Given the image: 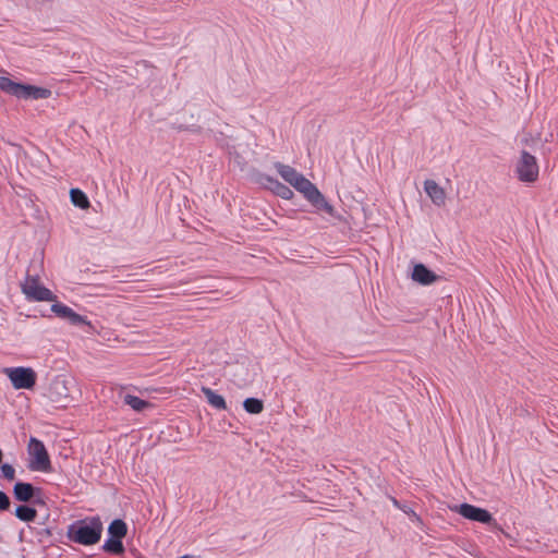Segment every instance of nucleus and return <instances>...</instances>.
Wrapping results in <instances>:
<instances>
[{
  "instance_id": "1",
  "label": "nucleus",
  "mask_w": 558,
  "mask_h": 558,
  "mask_svg": "<svg viewBox=\"0 0 558 558\" xmlns=\"http://www.w3.org/2000/svg\"><path fill=\"white\" fill-rule=\"evenodd\" d=\"M275 168L280 177L287 183L293 186L299 193H301L303 197L314 207L326 211L330 216H336L335 208L327 202L316 185L306 179L302 173L296 171L291 166L280 162H277Z\"/></svg>"
},
{
  "instance_id": "2",
  "label": "nucleus",
  "mask_w": 558,
  "mask_h": 558,
  "mask_svg": "<svg viewBox=\"0 0 558 558\" xmlns=\"http://www.w3.org/2000/svg\"><path fill=\"white\" fill-rule=\"evenodd\" d=\"M102 533V523L98 517L86 518L71 524L68 537L81 545H94L99 542Z\"/></svg>"
},
{
  "instance_id": "3",
  "label": "nucleus",
  "mask_w": 558,
  "mask_h": 558,
  "mask_svg": "<svg viewBox=\"0 0 558 558\" xmlns=\"http://www.w3.org/2000/svg\"><path fill=\"white\" fill-rule=\"evenodd\" d=\"M517 179L525 184H533L538 180L539 167L535 156L522 150L514 162Z\"/></svg>"
},
{
  "instance_id": "4",
  "label": "nucleus",
  "mask_w": 558,
  "mask_h": 558,
  "mask_svg": "<svg viewBox=\"0 0 558 558\" xmlns=\"http://www.w3.org/2000/svg\"><path fill=\"white\" fill-rule=\"evenodd\" d=\"M23 294L33 302H54L57 295L46 288L37 276H26L21 283Z\"/></svg>"
},
{
  "instance_id": "5",
  "label": "nucleus",
  "mask_w": 558,
  "mask_h": 558,
  "mask_svg": "<svg viewBox=\"0 0 558 558\" xmlns=\"http://www.w3.org/2000/svg\"><path fill=\"white\" fill-rule=\"evenodd\" d=\"M2 373L10 379L14 389L32 390L36 385L37 374L31 367H5Z\"/></svg>"
},
{
  "instance_id": "6",
  "label": "nucleus",
  "mask_w": 558,
  "mask_h": 558,
  "mask_svg": "<svg viewBox=\"0 0 558 558\" xmlns=\"http://www.w3.org/2000/svg\"><path fill=\"white\" fill-rule=\"evenodd\" d=\"M29 469L37 472H49L51 462L45 445L37 438L32 437L28 442Z\"/></svg>"
},
{
  "instance_id": "7",
  "label": "nucleus",
  "mask_w": 558,
  "mask_h": 558,
  "mask_svg": "<svg viewBox=\"0 0 558 558\" xmlns=\"http://www.w3.org/2000/svg\"><path fill=\"white\" fill-rule=\"evenodd\" d=\"M51 303H52L51 312L57 317L68 320L71 325H74V326H81V325L90 326V322L86 317L77 314L68 305H64V304L58 302L57 300Z\"/></svg>"
},
{
  "instance_id": "8",
  "label": "nucleus",
  "mask_w": 558,
  "mask_h": 558,
  "mask_svg": "<svg viewBox=\"0 0 558 558\" xmlns=\"http://www.w3.org/2000/svg\"><path fill=\"white\" fill-rule=\"evenodd\" d=\"M409 277L412 281L421 286H430L438 280V276L429 270L425 265L421 263H413L410 270Z\"/></svg>"
},
{
  "instance_id": "9",
  "label": "nucleus",
  "mask_w": 558,
  "mask_h": 558,
  "mask_svg": "<svg viewBox=\"0 0 558 558\" xmlns=\"http://www.w3.org/2000/svg\"><path fill=\"white\" fill-rule=\"evenodd\" d=\"M47 396L52 402L56 403L69 400L70 396L66 380L61 377H56L52 379L48 386Z\"/></svg>"
},
{
  "instance_id": "10",
  "label": "nucleus",
  "mask_w": 558,
  "mask_h": 558,
  "mask_svg": "<svg viewBox=\"0 0 558 558\" xmlns=\"http://www.w3.org/2000/svg\"><path fill=\"white\" fill-rule=\"evenodd\" d=\"M459 512L465 519L472 521H477L481 523H490L493 521V517L487 510L477 508L469 504H462L459 508Z\"/></svg>"
},
{
  "instance_id": "11",
  "label": "nucleus",
  "mask_w": 558,
  "mask_h": 558,
  "mask_svg": "<svg viewBox=\"0 0 558 558\" xmlns=\"http://www.w3.org/2000/svg\"><path fill=\"white\" fill-rule=\"evenodd\" d=\"M51 96V90L34 85L19 83L15 97L24 99H46Z\"/></svg>"
},
{
  "instance_id": "12",
  "label": "nucleus",
  "mask_w": 558,
  "mask_h": 558,
  "mask_svg": "<svg viewBox=\"0 0 558 558\" xmlns=\"http://www.w3.org/2000/svg\"><path fill=\"white\" fill-rule=\"evenodd\" d=\"M424 190L435 205L441 206L446 203L447 195L445 190L434 180H426L424 182Z\"/></svg>"
},
{
  "instance_id": "13",
  "label": "nucleus",
  "mask_w": 558,
  "mask_h": 558,
  "mask_svg": "<svg viewBox=\"0 0 558 558\" xmlns=\"http://www.w3.org/2000/svg\"><path fill=\"white\" fill-rule=\"evenodd\" d=\"M202 392L207 399V402L217 410H226L227 402L221 395H218L213 389L208 387H202Z\"/></svg>"
},
{
  "instance_id": "14",
  "label": "nucleus",
  "mask_w": 558,
  "mask_h": 558,
  "mask_svg": "<svg viewBox=\"0 0 558 558\" xmlns=\"http://www.w3.org/2000/svg\"><path fill=\"white\" fill-rule=\"evenodd\" d=\"M14 496L20 501H28L34 496V487L29 483H16L14 486Z\"/></svg>"
},
{
  "instance_id": "15",
  "label": "nucleus",
  "mask_w": 558,
  "mask_h": 558,
  "mask_svg": "<svg viewBox=\"0 0 558 558\" xmlns=\"http://www.w3.org/2000/svg\"><path fill=\"white\" fill-rule=\"evenodd\" d=\"M70 198L75 207H78L84 210L90 207V203L87 195L80 189H71Z\"/></svg>"
},
{
  "instance_id": "16",
  "label": "nucleus",
  "mask_w": 558,
  "mask_h": 558,
  "mask_svg": "<svg viewBox=\"0 0 558 558\" xmlns=\"http://www.w3.org/2000/svg\"><path fill=\"white\" fill-rule=\"evenodd\" d=\"M243 408L250 414H260L264 411V402L257 398H247L243 401Z\"/></svg>"
},
{
  "instance_id": "17",
  "label": "nucleus",
  "mask_w": 558,
  "mask_h": 558,
  "mask_svg": "<svg viewBox=\"0 0 558 558\" xmlns=\"http://www.w3.org/2000/svg\"><path fill=\"white\" fill-rule=\"evenodd\" d=\"M126 524L122 520H114L108 527V532L113 538H123L126 534Z\"/></svg>"
},
{
  "instance_id": "18",
  "label": "nucleus",
  "mask_w": 558,
  "mask_h": 558,
  "mask_svg": "<svg viewBox=\"0 0 558 558\" xmlns=\"http://www.w3.org/2000/svg\"><path fill=\"white\" fill-rule=\"evenodd\" d=\"M124 402L137 412H141V411H144V410L150 408L149 402H147L143 399H140L136 396H132V395H126L124 397Z\"/></svg>"
},
{
  "instance_id": "19",
  "label": "nucleus",
  "mask_w": 558,
  "mask_h": 558,
  "mask_svg": "<svg viewBox=\"0 0 558 558\" xmlns=\"http://www.w3.org/2000/svg\"><path fill=\"white\" fill-rule=\"evenodd\" d=\"M15 515L24 522H32L37 515V511L34 508L27 506H20L15 510Z\"/></svg>"
},
{
  "instance_id": "20",
  "label": "nucleus",
  "mask_w": 558,
  "mask_h": 558,
  "mask_svg": "<svg viewBox=\"0 0 558 558\" xmlns=\"http://www.w3.org/2000/svg\"><path fill=\"white\" fill-rule=\"evenodd\" d=\"M283 256L293 262H302L303 258H313V254H307L303 251L301 252L296 248H293L292 246H290V248L288 250V252L283 254Z\"/></svg>"
},
{
  "instance_id": "21",
  "label": "nucleus",
  "mask_w": 558,
  "mask_h": 558,
  "mask_svg": "<svg viewBox=\"0 0 558 558\" xmlns=\"http://www.w3.org/2000/svg\"><path fill=\"white\" fill-rule=\"evenodd\" d=\"M19 83L13 82L7 76H0V89L15 96Z\"/></svg>"
},
{
  "instance_id": "22",
  "label": "nucleus",
  "mask_w": 558,
  "mask_h": 558,
  "mask_svg": "<svg viewBox=\"0 0 558 558\" xmlns=\"http://www.w3.org/2000/svg\"><path fill=\"white\" fill-rule=\"evenodd\" d=\"M274 193L283 199H291L294 196L293 191L281 182L276 185Z\"/></svg>"
},
{
  "instance_id": "23",
  "label": "nucleus",
  "mask_w": 558,
  "mask_h": 558,
  "mask_svg": "<svg viewBox=\"0 0 558 558\" xmlns=\"http://www.w3.org/2000/svg\"><path fill=\"white\" fill-rule=\"evenodd\" d=\"M105 548L109 551L118 554L123 550V545L121 543V539L112 537L106 542Z\"/></svg>"
},
{
  "instance_id": "24",
  "label": "nucleus",
  "mask_w": 558,
  "mask_h": 558,
  "mask_svg": "<svg viewBox=\"0 0 558 558\" xmlns=\"http://www.w3.org/2000/svg\"><path fill=\"white\" fill-rule=\"evenodd\" d=\"M2 476L9 481H13L15 477V470L11 464H2L1 465Z\"/></svg>"
},
{
  "instance_id": "25",
  "label": "nucleus",
  "mask_w": 558,
  "mask_h": 558,
  "mask_svg": "<svg viewBox=\"0 0 558 558\" xmlns=\"http://www.w3.org/2000/svg\"><path fill=\"white\" fill-rule=\"evenodd\" d=\"M262 183L269 189L271 192H274L276 185H278L280 182L271 177L264 175L262 178Z\"/></svg>"
},
{
  "instance_id": "26",
  "label": "nucleus",
  "mask_w": 558,
  "mask_h": 558,
  "mask_svg": "<svg viewBox=\"0 0 558 558\" xmlns=\"http://www.w3.org/2000/svg\"><path fill=\"white\" fill-rule=\"evenodd\" d=\"M402 511H403L404 513H407V514L411 518V520H412L414 523L420 524V523L422 522V521H421V518H420V517H418V515H417V514H416V513H415L411 508H409V507L404 506V507L402 508Z\"/></svg>"
},
{
  "instance_id": "27",
  "label": "nucleus",
  "mask_w": 558,
  "mask_h": 558,
  "mask_svg": "<svg viewBox=\"0 0 558 558\" xmlns=\"http://www.w3.org/2000/svg\"><path fill=\"white\" fill-rule=\"evenodd\" d=\"M10 507V499L3 492H0V510H8Z\"/></svg>"
},
{
  "instance_id": "28",
  "label": "nucleus",
  "mask_w": 558,
  "mask_h": 558,
  "mask_svg": "<svg viewBox=\"0 0 558 558\" xmlns=\"http://www.w3.org/2000/svg\"><path fill=\"white\" fill-rule=\"evenodd\" d=\"M391 502H392V505H393L395 507H397V508H399V509H401V510H402V508L404 507V506H401V505H400V502H399L396 498H393V497H391Z\"/></svg>"
}]
</instances>
